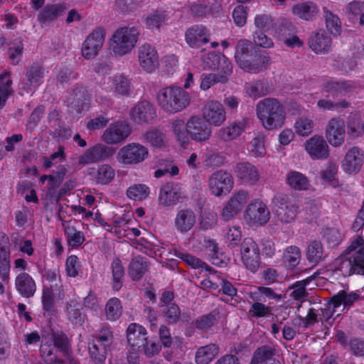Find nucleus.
<instances>
[{"instance_id": "1", "label": "nucleus", "mask_w": 364, "mask_h": 364, "mask_svg": "<svg viewBox=\"0 0 364 364\" xmlns=\"http://www.w3.org/2000/svg\"><path fill=\"white\" fill-rule=\"evenodd\" d=\"M235 59L241 69L254 74L267 70L271 63V58L266 51L257 48L252 41L246 39L238 41Z\"/></svg>"}, {"instance_id": "2", "label": "nucleus", "mask_w": 364, "mask_h": 364, "mask_svg": "<svg viewBox=\"0 0 364 364\" xmlns=\"http://www.w3.org/2000/svg\"><path fill=\"white\" fill-rule=\"evenodd\" d=\"M362 242L363 239L358 237L347 247L344 254L336 259L333 262L334 271H339L345 277L353 274H364V247L350 255Z\"/></svg>"}, {"instance_id": "3", "label": "nucleus", "mask_w": 364, "mask_h": 364, "mask_svg": "<svg viewBox=\"0 0 364 364\" xmlns=\"http://www.w3.org/2000/svg\"><path fill=\"white\" fill-rule=\"evenodd\" d=\"M256 114L262 126L268 130L280 128L286 119L284 106L272 97L260 100L256 106Z\"/></svg>"}, {"instance_id": "4", "label": "nucleus", "mask_w": 364, "mask_h": 364, "mask_svg": "<svg viewBox=\"0 0 364 364\" xmlns=\"http://www.w3.org/2000/svg\"><path fill=\"white\" fill-rule=\"evenodd\" d=\"M160 107L166 112L176 113L185 109L191 102L189 95L180 87H167L157 94Z\"/></svg>"}, {"instance_id": "5", "label": "nucleus", "mask_w": 364, "mask_h": 364, "mask_svg": "<svg viewBox=\"0 0 364 364\" xmlns=\"http://www.w3.org/2000/svg\"><path fill=\"white\" fill-rule=\"evenodd\" d=\"M139 30L135 26L117 29L111 38V49L115 55L123 56L129 53L137 43Z\"/></svg>"}, {"instance_id": "6", "label": "nucleus", "mask_w": 364, "mask_h": 364, "mask_svg": "<svg viewBox=\"0 0 364 364\" xmlns=\"http://www.w3.org/2000/svg\"><path fill=\"white\" fill-rule=\"evenodd\" d=\"M274 213L278 219L284 223L294 220L298 213L299 206L286 194L279 193L272 198Z\"/></svg>"}, {"instance_id": "7", "label": "nucleus", "mask_w": 364, "mask_h": 364, "mask_svg": "<svg viewBox=\"0 0 364 364\" xmlns=\"http://www.w3.org/2000/svg\"><path fill=\"white\" fill-rule=\"evenodd\" d=\"M148 155L146 147L138 143H131L119 149L117 159L124 165H134L144 161Z\"/></svg>"}, {"instance_id": "8", "label": "nucleus", "mask_w": 364, "mask_h": 364, "mask_svg": "<svg viewBox=\"0 0 364 364\" xmlns=\"http://www.w3.org/2000/svg\"><path fill=\"white\" fill-rule=\"evenodd\" d=\"M45 75V69L38 63H33L26 69V79L21 83L20 94L23 95L33 93L35 90L42 83Z\"/></svg>"}, {"instance_id": "9", "label": "nucleus", "mask_w": 364, "mask_h": 364, "mask_svg": "<svg viewBox=\"0 0 364 364\" xmlns=\"http://www.w3.org/2000/svg\"><path fill=\"white\" fill-rule=\"evenodd\" d=\"M240 253L247 269L255 272L260 265L259 249L255 241L251 237L244 239L240 245Z\"/></svg>"}, {"instance_id": "10", "label": "nucleus", "mask_w": 364, "mask_h": 364, "mask_svg": "<svg viewBox=\"0 0 364 364\" xmlns=\"http://www.w3.org/2000/svg\"><path fill=\"white\" fill-rule=\"evenodd\" d=\"M208 185L212 194L215 196L227 195L232 188L233 178L230 173L220 170L210 176Z\"/></svg>"}, {"instance_id": "11", "label": "nucleus", "mask_w": 364, "mask_h": 364, "mask_svg": "<svg viewBox=\"0 0 364 364\" xmlns=\"http://www.w3.org/2000/svg\"><path fill=\"white\" fill-rule=\"evenodd\" d=\"M190 138L197 142L208 141L212 134V127L203 117L195 115L187 121Z\"/></svg>"}, {"instance_id": "12", "label": "nucleus", "mask_w": 364, "mask_h": 364, "mask_svg": "<svg viewBox=\"0 0 364 364\" xmlns=\"http://www.w3.org/2000/svg\"><path fill=\"white\" fill-rule=\"evenodd\" d=\"M183 198L181 185L169 181L161 186L159 195V204L163 207H173Z\"/></svg>"}, {"instance_id": "13", "label": "nucleus", "mask_w": 364, "mask_h": 364, "mask_svg": "<svg viewBox=\"0 0 364 364\" xmlns=\"http://www.w3.org/2000/svg\"><path fill=\"white\" fill-rule=\"evenodd\" d=\"M132 133L130 125L125 122L111 124L102 134L103 141L107 144H117L124 141Z\"/></svg>"}, {"instance_id": "14", "label": "nucleus", "mask_w": 364, "mask_h": 364, "mask_svg": "<svg viewBox=\"0 0 364 364\" xmlns=\"http://www.w3.org/2000/svg\"><path fill=\"white\" fill-rule=\"evenodd\" d=\"M355 87V83L350 80L330 79L322 84L321 92L327 97L336 99L351 92Z\"/></svg>"}, {"instance_id": "15", "label": "nucleus", "mask_w": 364, "mask_h": 364, "mask_svg": "<svg viewBox=\"0 0 364 364\" xmlns=\"http://www.w3.org/2000/svg\"><path fill=\"white\" fill-rule=\"evenodd\" d=\"M345 122L340 117H333L329 120L326 128V137L333 146H341L345 140Z\"/></svg>"}, {"instance_id": "16", "label": "nucleus", "mask_w": 364, "mask_h": 364, "mask_svg": "<svg viewBox=\"0 0 364 364\" xmlns=\"http://www.w3.org/2000/svg\"><path fill=\"white\" fill-rule=\"evenodd\" d=\"M138 60L140 66L147 73L154 72L159 65V55L154 47L144 43L137 50Z\"/></svg>"}, {"instance_id": "17", "label": "nucleus", "mask_w": 364, "mask_h": 364, "mask_svg": "<svg viewBox=\"0 0 364 364\" xmlns=\"http://www.w3.org/2000/svg\"><path fill=\"white\" fill-rule=\"evenodd\" d=\"M270 213L267 205L259 200L250 203L245 210V219L252 225H264L269 220Z\"/></svg>"}, {"instance_id": "18", "label": "nucleus", "mask_w": 364, "mask_h": 364, "mask_svg": "<svg viewBox=\"0 0 364 364\" xmlns=\"http://www.w3.org/2000/svg\"><path fill=\"white\" fill-rule=\"evenodd\" d=\"M114 149L104 144H97L88 149L79 157L80 164H88L105 160L112 156Z\"/></svg>"}, {"instance_id": "19", "label": "nucleus", "mask_w": 364, "mask_h": 364, "mask_svg": "<svg viewBox=\"0 0 364 364\" xmlns=\"http://www.w3.org/2000/svg\"><path fill=\"white\" fill-rule=\"evenodd\" d=\"M249 198V193L245 191L241 190L235 193L223 210V218L225 220H229L232 218L242 210Z\"/></svg>"}, {"instance_id": "20", "label": "nucleus", "mask_w": 364, "mask_h": 364, "mask_svg": "<svg viewBox=\"0 0 364 364\" xmlns=\"http://www.w3.org/2000/svg\"><path fill=\"white\" fill-rule=\"evenodd\" d=\"M203 118L211 126H220L225 120V111L218 101L207 102L203 108Z\"/></svg>"}, {"instance_id": "21", "label": "nucleus", "mask_w": 364, "mask_h": 364, "mask_svg": "<svg viewBox=\"0 0 364 364\" xmlns=\"http://www.w3.org/2000/svg\"><path fill=\"white\" fill-rule=\"evenodd\" d=\"M305 149L313 159L324 160L329 156V146L324 138L321 136L314 135L308 139L305 144Z\"/></svg>"}, {"instance_id": "22", "label": "nucleus", "mask_w": 364, "mask_h": 364, "mask_svg": "<svg viewBox=\"0 0 364 364\" xmlns=\"http://www.w3.org/2000/svg\"><path fill=\"white\" fill-rule=\"evenodd\" d=\"M105 41V33L102 29H96L91 33L85 41L82 54L87 58L90 59L96 56L99 50L102 46Z\"/></svg>"}, {"instance_id": "23", "label": "nucleus", "mask_w": 364, "mask_h": 364, "mask_svg": "<svg viewBox=\"0 0 364 364\" xmlns=\"http://www.w3.org/2000/svg\"><path fill=\"white\" fill-rule=\"evenodd\" d=\"M363 163V153L358 146L348 150L342 161V167L348 173H358Z\"/></svg>"}, {"instance_id": "24", "label": "nucleus", "mask_w": 364, "mask_h": 364, "mask_svg": "<svg viewBox=\"0 0 364 364\" xmlns=\"http://www.w3.org/2000/svg\"><path fill=\"white\" fill-rule=\"evenodd\" d=\"M132 119L138 124L151 122L156 117L154 106L144 100L136 104L131 112Z\"/></svg>"}, {"instance_id": "25", "label": "nucleus", "mask_w": 364, "mask_h": 364, "mask_svg": "<svg viewBox=\"0 0 364 364\" xmlns=\"http://www.w3.org/2000/svg\"><path fill=\"white\" fill-rule=\"evenodd\" d=\"M235 173L240 180L250 185L255 184L260 177L257 168L248 161L237 163Z\"/></svg>"}, {"instance_id": "26", "label": "nucleus", "mask_w": 364, "mask_h": 364, "mask_svg": "<svg viewBox=\"0 0 364 364\" xmlns=\"http://www.w3.org/2000/svg\"><path fill=\"white\" fill-rule=\"evenodd\" d=\"M309 48L316 53H326L331 50L332 39L323 30L313 33L308 42Z\"/></svg>"}, {"instance_id": "27", "label": "nucleus", "mask_w": 364, "mask_h": 364, "mask_svg": "<svg viewBox=\"0 0 364 364\" xmlns=\"http://www.w3.org/2000/svg\"><path fill=\"white\" fill-rule=\"evenodd\" d=\"M196 221V214L192 209H181L176 214L174 227L178 232L186 233L194 227Z\"/></svg>"}, {"instance_id": "28", "label": "nucleus", "mask_w": 364, "mask_h": 364, "mask_svg": "<svg viewBox=\"0 0 364 364\" xmlns=\"http://www.w3.org/2000/svg\"><path fill=\"white\" fill-rule=\"evenodd\" d=\"M185 39L190 47H199L209 41L208 30L202 25H194L186 30Z\"/></svg>"}, {"instance_id": "29", "label": "nucleus", "mask_w": 364, "mask_h": 364, "mask_svg": "<svg viewBox=\"0 0 364 364\" xmlns=\"http://www.w3.org/2000/svg\"><path fill=\"white\" fill-rule=\"evenodd\" d=\"M68 9L65 3L48 4L39 12L38 20L41 23H49L62 16Z\"/></svg>"}, {"instance_id": "30", "label": "nucleus", "mask_w": 364, "mask_h": 364, "mask_svg": "<svg viewBox=\"0 0 364 364\" xmlns=\"http://www.w3.org/2000/svg\"><path fill=\"white\" fill-rule=\"evenodd\" d=\"M146 331L145 328L136 323H131L127 329V337L129 344L138 350L146 343Z\"/></svg>"}, {"instance_id": "31", "label": "nucleus", "mask_w": 364, "mask_h": 364, "mask_svg": "<svg viewBox=\"0 0 364 364\" xmlns=\"http://www.w3.org/2000/svg\"><path fill=\"white\" fill-rule=\"evenodd\" d=\"M15 287L19 294L26 298L33 296L36 290L35 281L26 272H21L16 277Z\"/></svg>"}, {"instance_id": "32", "label": "nucleus", "mask_w": 364, "mask_h": 364, "mask_svg": "<svg viewBox=\"0 0 364 364\" xmlns=\"http://www.w3.org/2000/svg\"><path fill=\"white\" fill-rule=\"evenodd\" d=\"M318 9L312 1L299 3L292 8L294 16L305 21H312L316 16Z\"/></svg>"}, {"instance_id": "33", "label": "nucleus", "mask_w": 364, "mask_h": 364, "mask_svg": "<svg viewBox=\"0 0 364 364\" xmlns=\"http://www.w3.org/2000/svg\"><path fill=\"white\" fill-rule=\"evenodd\" d=\"M274 347L263 345L258 347L252 354L250 364H267L276 355Z\"/></svg>"}, {"instance_id": "34", "label": "nucleus", "mask_w": 364, "mask_h": 364, "mask_svg": "<svg viewBox=\"0 0 364 364\" xmlns=\"http://www.w3.org/2000/svg\"><path fill=\"white\" fill-rule=\"evenodd\" d=\"M219 353L218 345L211 343L200 347L195 356L196 364H209Z\"/></svg>"}, {"instance_id": "35", "label": "nucleus", "mask_w": 364, "mask_h": 364, "mask_svg": "<svg viewBox=\"0 0 364 364\" xmlns=\"http://www.w3.org/2000/svg\"><path fill=\"white\" fill-rule=\"evenodd\" d=\"M286 183L295 191H306L310 188V183L307 177L296 171H291L288 173Z\"/></svg>"}, {"instance_id": "36", "label": "nucleus", "mask_w": 364, "mask_h": 364, "mask_svg": "<svg viewBox=\"0 0 364 364\" xmlns=\"http://www.w3.org/2000/svg\"><path fill=\"white\" fill-rule=\"evenodd\" d=\"M163 307L162 314L166 318L168 324H176L183 321V318H189L188 314H181L179 306L176 304H169L166 305H160Z\"/></svg>"}, {"instance_id": "37", "label": "nucleus", "mask_w": 364, "mask_h": 364, "mask_svg": "<svg viewBox=\"0 0 364 364\" xmlns=\"http://www.w3.org/2000/svg\"><path fill=\"white\" fill-rule=\"evenodd\" d=\"M245 123L244 122H234L219 131L220 137L225 141H230L239 136L244 132Z\"/></svg>"}, {"instance_id": "38", "label": "nucleus", "mask_w": 364, "mask_h": 364, "mask_svg": "<svg viewBox=\"0 0 364 364\" xmlns=\"http://www.w3.org/2000/svg\"><path fill=\"white\" fill-rule=\"evenodd\" d=\"M148 263L141 257H136L132 259L129 265V274L133 280H139L148 270Z\"/></svg>"}, {"instance_id": "39", "label": "nucleus", "mask_w": 364, "mask_h": 364, "mask_svg": "<svg viewBox=\"0 0 364 364\" xmlns=\"http://www.w3.org/2000/svg\"><path fill=\"white\" fill-rule=\"evenodd\" d=\"M111 269L112 274V288L115 291H119L123 285L124 269L122 261L118 257L113 259Z\"/></svg>"}, {"instance_id": "40", "label": "nucleus", "mask_w": 364, "mask_h": 364, "mask_svg": "<svg viewBox=\"0 0 364 364\" xmlns=\"http://www.w3.org/2000/svg\"><path fill=\"white\" fill-rule=\"evenodd\" d=\"M52 338L54 347L58 349L65 357L69 356L72 353L71 345L67 335L62 331L53 333Z\"/></svg>"}, {"instance_id": "41", "label": "nucleus", "mask_w": 364, "mask_h": 364, "mask_svg": "<svg viewBox=\"0 0 364 364\" xmlns=\"http://www.w3.org/2000/svg\"><path fill=\"white\" fill-rule=\"evenodd\" d=\"M104 344L93 341L89 346V353L94 364H105L107 358V348Z\"/></svg>"}, {"instance_id": "42", "label": "nucleus", "mask_w": 364, "mask_h": 364, "mask_svg": "<svg viewBox=\"0 0 364 364\" xmlns=\"http://www.w3.org/2000/svg\"><path fill=\"white\" fill-rule=\"evenodd\" d=\"M301 251L296 246L288 247L282 257L283 263L289 269H294L296 267L301 260Z\"/></svg>"}, {"instance_id": "43", "label": "nucleus", "mask_w": 364, "mask_h": 364, "mask_svg": "<svg viewBox=\"0 0 364 364\" xmlns=\"http://www.w3.org/2000/svg\"><path fill=\"white\" fill-rule=\"evenodd\" d=\"M167 20V14L164 11H154L147 15L145 23L147 28L154 30L159 29Z\"/></svg>"}, {"instance_id": "44", "label": "nucleus", "mask_w": 364, "mask_h": 364, "mask_svg": "<svg viewBox=\"0 0 364 364\" xmlns=\"http://www.w3.org/2000/svg\"><path fill=\"white\" fill-rule=\"evenodd\" d=\"M66 312L70 321L74 325L82 326L85 319V314L73 301L67 303Z\"/></svg>"}, {"instance_id": "45", "label": "nucleus", "mask_w": 364, "mask_h": 364, "mask_svg": "<svg viewBox=\"0 0 364 364\" xmlns=\"http://www.w3.org/2000/svg\"><path fill=\"white\" fill-rule=\"evenodd\" d=\"M323 13L327 30L335 36L340 35L341 31V22L338 16L326 8H323Z\"/></svg>"}, {"instance_id": "46", "label": "nucleus", "mask_w": 364, "mask_h": 364, "mask_svg": "<svg viewBox=\"0 0 364 364\" xmlns=\"http://www.w3.org/2000/svg\"><path fill=\"white\" fill-rule=\"evenodd\" d=\"M64 232L68 244L72 247H77L85 241V237L80 231H77L75 227L63 223Z\"/></svg>"}, {"instance_id": "47", "label": "nucleus", "mask_w": 364, "mask_h": 364, "mask_svg": "<svg viewBox=\"0 0 364 364\" xmlns=\"http://www.w3.org/2000/svg\"><path fill=\"white\" fill-rule=\"evenodd\" d=\"M325 257L323 246L321 242L314 240L310 242L306 250V258L313 263L317 264Z\"/></svg>"}, {"instance_id": "48", "label": "nucleus", "mask_w": 364, "mask_h": 364, "mask_svg": "<svg viewBox=\"0 0 364 364\" xmlns=\"http://www.w3.org/2000/svg\"><path fill=\"white\" fill-rule=\"evenodd\" d=\"M173 131L178 141L183 146L189 142V132H188L187 122L182 119H176L172 123Z\"/></svg>"}, {"instance_id": "49", "label": "nucleus", "mask_w": 364, "mask_h": 364, "mask_svg": "<svg viewBox=\"0 0 364 364\" xmlns=\"http://www.w3.org/2000/svg\"><path fill=\"white\" fill-rule=\"evenodd\" d=\"M144 140L152 146L163 147L166 146L165 134L156 128L147 131L144 135Z\"/></svg>"}, {"instance_id": "50", "label": "nucleus", "mask_w": 364, "mask_h": 364, "mask_svg": "<svg viewBox=\"0 0 364 364\" xmlns=\"http://www.w3.org/2000/svg\"><path fill=\"white\" fill-rule=\"evenodd\" d=\"M246 90L250 97H259L270 93L271 88L268 83L258 80L249 83L246 86Z\"/></svg>"}, {"instance_id": "51", "label": "nucleus", "mask_w": 364, "mask_h": 364, "mask_svg": "<svg viewBox=\"0 0 364 364\" xmlns=\"http://www.w3.org/2000/svg\"><path fill=\"white\" fill-rule=\"evenodd\" d=\"M105 312L108 320L112 321L117 320L121 316L122 312L120 300L117 298L110 299L107 302Z\"/></svg>"}, {"instance_id": "52", "label": "nucleus", "mask_w": 364, "mask_h": 364, "mask_svg": "<svg viewBox=\"0 0 364 364\" xmlns=\"http://www.w3.org/2000/svg\"><path fill=\"white\" fill-rule=\"evenodd\" d=\"M75 97L72 104L74 105L77 112L81 113L90 107V99L86 90H77L74 92Z\"/></svg>"}, {"instance_id": "53", "label": "nucleus", "mask_w": 364, "mask_h": 364, "mask_svg": "<svg viewBox=\"0 0 364 364\" xmlns=\"http://www.w3.org/2000/svg\"><path fill=\"white\" fill-rule=\"evenodd\" d=\"M114 170L108 164H103L98 166L95 176L97 183L107 184L114 178Z\"/></svg>"}, {"instance_id": "54", "label": "nucleus", "mask_w": 364, "mask_h": 364, "mask_svg": "<svg viewBox=\"0 0 364 364\" xmlns=\"http://www.w3.org/2000/svg\"><path fill=\"white\" fill-rule=\"evenodd\" d=\"M149 193V188L145 184H134L127 190V197L134 200H142L146 198Z\"/></svg>"}, {"instance_id": "55", "label": "nucleus", "mask_w": 364, "mask_h": 364, "mask_svg": "<svg viewBox=\"0 0 364 364\" xmlns=\"http://www.w3.org/2000/svg\"><path fill=\"white\" fill-rule=\"evenodd\" d=\"M112 85L117 94L126 96L129 95L131 83L124 75L115 76L112 80Z\"/></svg>"}, {"instance_id": "56", "label": "nucleus", "mask_w": 364, "mask_h": 364, "mask_svg": "<svg viewBox=\"0 0 364 364\" xmlns=\"http://www.w3.org/2000/svg\"><path fill=\"white\" fill-rule=\"evenodd\" d=\"M228 82V77L218 73H209L203 75L200 82V88L207 90L216 83H225Z\"/></svg>"}, {"instance_id": "57", "label": "nucleus", "mask_w": 364, "mask_h": 364, "mask_svg": "<svg viewBox=\"0 0 364 364\" xmlns=\"http://www.w3.org/2000/svg\"><path fill=\"white\" fill-rule=\"evenodd\" d=\"M217 315L218 314L213 311L200 316L195 322L196 328L203 331H207L217 323Z\"/></svg>"}, {"instance_id": "58", "label": "nucleus", "mask_w": 364, "mask_h": 364, "mask_svg": "<svg viewBox=\"0 0 364 364\" xmlns=\"http://www.w3.org/2000/svg\"><path fill=\"white\" fill-rule=\"evenodd\" d=\"M9 75V73H6L0 76V109L4 107L9 96L12 92V80L9 78L6 82L3 81L4 79Z\"/></svg>"}, {"instance_id": "59", "label": "nucleus", "mask_w": 364, "mask_h": 364, "mask_svg": "<svg viewBox=\"0 0 364 364\" xmlns=\"http://www.w3.org/2000/svg\"><path fill=\"white\" fill-rule=\"evenodd\" d=\"M175 255L181 259L184 262H186L188 265L194 269H207L208 265L203 262L201 259L193 256L187 252H181V251H176Z\"/></svg>"}, {"instance_id": "60", "label": "nucleus", "mask_w": 364, "mask_h": 364, "mask_svg": "<svg viewBox=\"0 0 364 364\" xmlns=\"http://www.w3.org/2000/svg\"><path fill=\"white\" fill-rule=\"evenodd\" d=\"M250 151L255 157H262L266 154L264 147V137L263 136H257L255 137L250 143Z\"/></svg>"}, {"instance_id": "61", "label": "nucleus", "mask_w": 364, "mask_h": 364, "mask_svg": "<svg viewBox=\"0 0 364 364\" xmlns=\"http://www.w3.org/2000/svg\"><path fill=\"white\" fill-rule=\"evenodd\" d=\"M40 354L42 359L47 364H55V363L58 362V359H59L53 347L47 343L41 345Z\"/></svg>"}, {"instance_id": "62", "label": "nucleus", "mask_w": 364, "mask_h": 364, "mask_svg": "<svg viewBox=\"0 0 364 364\" xmlns=\"http://www.w3.org/2000/svg\"><path fill=\"white\" fill-rule=\"evenodd\" d=\"M42 304L44 311L49 314L54 311V298L52 288L47 287H43Z\"/></svg>"}, {"instance_id": "63", "label": "nucleus", "mask_w": 364, "mask_h": 364, "mask_svg": "<svg viewBox=\"0 0 364 364\" xmlns=\"http://www.w3.org/2000/svg\"><path fill=\"white\" fill-rule=\"evenodd\" d=\"M255 25L259 29V31H266L274 27V21L268 14H259L255 18Z\"/></svg>"}, {"instance_id": "64", "label": "nucleus", "mask_w": 364, "mask_h": 364, "mask_svg": "<svg viewBox=\"0 0 364 364\" xmlns=\"http://www.w3.org/2000/svg\"><path fill=\"white\" fill-rule=\"evenodd\" d=\"M45 112V107L43 105H38L31 112L26 124L27 129L33 131L40 122L43 113Z\"/></svg>"}]
</instances>
